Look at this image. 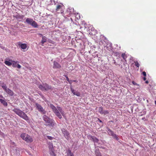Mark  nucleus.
<instances>
[{"label": "nucleus", "mask_w": 156, "mask_h": 156, "mask_svg": "<svg viewBox=\"0 0 156 156\" xmlns=\"http://www.w3.org/2000/svg\"><path fill=\"white\" fill-rule=\"evenodd\" d=\"M35 105L37 109L39 112L43 114H46V112L44 110L40 105L37 103H36Z\"/></svg>", "instance_id": "obj_9"}, {"label": "nucleus", "mask_w": 156, "mask_h": 156, "mask_svg": "<svg viewBox=\"0 0 156 156\" xmlns=\"http://www.w3.org/2000/svg\"><path fill=\"white\" fill-rule=\"evenodd\" d=\"M38 87L42 90H48L52 89V87L51 86H50L46 83L43 84L42 85L41 84Z\"/></svg>", "instance_id": "obj_7"}, {"label": "nucleus", "mask_w": 156, "mask_h": 156, "mask_svg": "<svg viewBox=\"0 0 156 156\" xmlns=\"http://www.w3.org/2000/svg\"><path fill=\"white\" fill-rule=\"evenodd\" d=\"M66 79L67 81L69 83V78L67 76H66Z\"/></svg>", "instance_id": "obj_36"}, {"label": "nucleus", "mask_w": 156, "mask_h": 156, "mask_svg": "<svg viewBox=\"0 0 156 156\" xmlns=\"http://www.w3.org/2000/svg\"><path fill=\"white\" fill-rule=\"evenodd\" d=\"M73 81L74 82H76L77 81L76 80H74Z\"/></svg>", "instance_id": "obj_44"}, {"label": "nucleus", "mask_w": 156, "mask_h": 156, "mask_svg": "<svg viewBox=\"0 0 156 156\" xmlns=\"http://www.w3.org/2000/svg\"><path fill=\"white\" fill-rule=\"evenodd\" d=\"M39 35L42 36L41 43H42L41 45L43 46V44L46 42L47 41V38L45 36H43L42 34H40Z\"/></svg>", "instance_id": "obj_15"}, {"label": "nucleus", "mask_w": 156, "mask_h": 156, "mask_svg": "<svg viewBox=\"0 0 156 156\" xmlns=\"http://www.w3.org/2000/svg\"><path fill=\"white\" fill-rule=\"evenodd\" d=\"M132 82V83H133V84L134 85H136V86H139V84H138L137 83H135L133 81Z\"/></svg>", "instance_id": "obj_31"}, {"label": "nucleus", "mask_w": 156, "mask_h": 156, "mask_svg": "<svg viewBox=\"0 0 156 156\" xmlns=\"http://www.w3.org/2000/svg\"><path fill=\"white\" fill-rule=\"evenodd\" d=\"M51 43L52 44H53L52 42V41L51 42Z\"/></svg>", "instance_id": "obj_48"}, {"label": "nucleus", "mask_w": 156, "mask_h": 156, "mask_svg": "<svg viewBox=\"0 0 156 156\" xmlns=\"http://www.w3.org/2000/svg\"><path fill=\"white\" fill-rule=\"evenodd\" d=\"M121 57L123 58V59L126 61V58L127 57V55L125 53H122L121 55Z\"/></svg>", "instance_id": "obj_19"}, {"label": "nucleus", "mask_w": 156, "mask_h": 156, "mask_svg": "<svg viewBox=\"0 0 156 156\" xmlns=\"http://www.w3.org/2000/svg\"><path fill=\"white\" fill-rule=\"evenodd\" d=\"M61 67V65L57 62L54 61L53 63V68L54 69H59Z\"/></svg>", "instance_id": "obj_14"}, {"label": "nucleus", "mask_w": 156, "mask_h": 156, "mask_svg": "<svg viewBox=\"0 0 156 156\" xmlns=\"http://www.w3.org/2000/svg\"><path fill=\"white\" fill-rule=\"evenodd\" d=\"M135 65L136 67L139 68L140 65V64L138 63V62L137 61H136L134 62Z\"/></svg>", "instance_id": "obj_26"}, {"label": "nucleus", "mask_w": 156, "mask_h": 156, "mask_svg": "<svg viewBox=\"0 0 156 156\" xmlns=\"http://www.w3.org/2000/svg\"><path fill=\"white\" fill-rule=\"evenodd\" d=\"M44 27H44V26L43 25L41 27V28H42V29H44Z\"/></svg>", "instance_id": "obj_39"}, {"label": "nucleus", "mask_w": 156, "mask_h": 156, "mask_svg": "<svg viewBox=\"0 0 156 156\" xmlns=\"http://www.w3.org/2000/svg\"><path fill=\"white\" fill-rule=\"evenodd\" d=\"M0 48H2V49L4 48V47H2L1 46H0Z\"/></svg>", "instance_id": "obj_42"}, {"label": "nucleus", "mask_w": 156, "mask_h": 156, "mask_svg": "<svg viewBox=\"0 0 156 156\" xmlns=\"http://www.w3.org/2000/svg\"><path fill=\"white\" fill-rule=\"evenodd\" d=\"M143 80H146V76H144L143 78Z\"/></svg>", "instance_id": "obj_38"}, {"label": "nucleus", "mask_w": 156, "mask_h": 156, "mask_svg": "<svg viewBox=\"0 0 156 156\" xmlns=\"http://www.w3.org/2000/svg\"><path fill=\"white\" fill-rule=\"evenodd\" d=\"M49 152L51 156L55 154V153L54 152V151H49Z\"/></svg>", "instance_id": "obj_30"}, {"label": "nucleus", "mask_w": 156, "mask_h": 156, "mask_svg": "<svg viewBox=\"0 0 156 156\" xmlns=\"http://www.w3.org/2000/svg\"><path fill=\"white\" fill-rule=\"evenodd\" d=\"M2 133H2H1H1Z\"/></svg>", "instance_id": "obj_49"}, {"label": "nucleus", "mask_w": 156, "mask_h": 156, "mask_svg": "<svg viewBox=\"0 0 156 156\" xmlns=\"http://www.w3.org/2000/svg\"><path fill=\"white\" fill-rule=\"evenodd\" d=\"M12 111L17 115L26 121L29 120V118L23 112L19 109L15 108Z\"/></svg>", "instance_id": "obj_2"}, {"label": "nucleus", "mask_w": 156, "mask_h": 156, "mask_svg": "<svg viewBox=\"0 0 156 156\" xmlns=\"http://www.w3.org/2000/svg\"><path fill=\"white\" fill-rule=\"evenodd\" d=\"M71 90L72 92L74 95H76L77 96H80V93L79 92L77 91L72 88H71Z\"/></svg>", "instance_id": "obj_16"}, {"label": "nucleus", "mask_w": 156, "mask_h": 156, "mask_svg": "<svg viewBox=\"0 0 156 156\" xmlns=\"http://www.w3.org/2000/svg\"><path fill=\"white\" fill-rule=\"evenodd\" d=\"M51 156H56V154H55L54 155H52Z\"/></svg>", "instance_id": "obj_41"}, {"label": "nucleus", "mask_w": 156, "mask_h": 156, "mask_svg": "<svg viewBox=\"0 0 156 156\" xmlns=\"http://www.w3.org/2000/svg\"><path fill=\"white\" fill-rule=\"evenodd\" d=\"M145 83L147 84H148V81H145Z\"/></svg>", "instance_id": "obj_40"}, {"label": "nucleus", "mask_w": 156, "mask_h": 156, "mask_svg": "<svg viewBox=\"0 0 156 156\" xmlns=\"http://www.w3.org/2000/svg\"><path fill=\"white\" fill-rule=\"evenodd\" d=\"M11 62H12V66L14 67H16L17 62H15L14 61L12 60L11 61Z\"/></svg>", "instance_id": "obj_21"}, {"label": "nucleus", "mask_w": 156, "mask_h": 156, "mask_svg": "<svg viewBox=\"0 0 156 156\" xmlns=\"http://www.w3.org/2000/svg\"><path fill=\"white\" fill-rule=\"evenodd\" d=\"M0 86H1L3 88L4 87H7L6 85L4 84V82L0 83Z\"/></svg>", "instance_id": "obj_27"}, {"label": "nucleus", "mask_w": 156, "mask_h": 156, "mask_svg": "<svg viewBox=\"0 0 156 156\" xmlns=\"http://www.w3.org/2000/svg\"><path fill=\"white\" fill-rule=\"evenodd\" d=\"M64 5L62 4H57L56 6L55 12L58 13H63V11Z\"/></svg>", "instance_id": "obj_8"}, {"label": "nucleus", "mask_w": 156, "mask_h": 156, "mask_svg": "<svg viewBox=\"0 0 156 156\" xmlns=\"http://www.w3.org/2000/svg\"><path fill=\"white\" fill-rule=\"evenodd\" d=\"M16 67L19 69H20L21 68V66L19 64H17L16 66Z\"/></svg>", "instance_id": "obj_33"}, {"label": "nucleus", "mask_w": 156, "mask_h": 156, "mask_svg": "<svg viewBox=\"0 0 156 156\" xmlns=\"http://www.w3.org/2000/svg\"><path fill=\"white\" fill-rule=\"evenodd\" d=\"M109 113V112L107 110H103L101 114L102 115H106Z\"/></svg>", "instance_id": "obj_25"}, {"label": "nucleus", "mask_w": 156, "mask_h": 156, "mask_svg": "<svg viewBox=\"0 0 156 156\" xmlns=\"http://www.w3.org/2000/svg\"><path fill=\"white\" fill-rule=\"evenodd\" d=\"M96 156H101V153L99 152H95Z\"/></svg>", "instance_id": "obj_29"}, {"label": "nucleus", "mask_w": 156, "mask_h": 156, "mask_svg": "<svg viewBox=\"0 0 156 156\" xmlns=\"http://www.w3.org/2000/svg\"><path fill=\"white\" fill-rule=\"evenodd\" d=\"M11 61H12V60L8 58H7L5 59V60L4 62V63L5 65L8 66H11L12 64Z\"/></svg>", "instance_id": "obj_12"}, {"label": "nucleus", "mask_w": 156, "mask_h": 156, "mask_svg": "<svg viewBox=\"0 0 156 156\" xmlns=\"http://www.w3.org/2000/svg\"><path fill=\"white\" fill-rule=\"evenodd\" d=\"M12 111L17 115L26 121L29 120V118L23 112L19 109L15 108Z\"/></svg>", "instance_id": "obj_3"}, {"label": "nucleus", "mask_w": 156, "mask_h": 156, "mask_svg": "<svg viewBox=\"0 0 156 156\" xmlns=\"http://www.w3.org/2000/svg\"><path fill=\"white\" fill-rule=\"evenodd\" d=\"M103 110H103L102 107H99L98 109V111L101 114V113H102Z\"/></svg>", "instance_id": "obj_24"}, {"label": "nucleus", "mask_w": 156, "mask_h": 156, "mask_svg": "<svg viewBox=\"0 0 156 156\" xmlns=\"http://www.w3.org/2000/svg\"><path fill=\"white\" fill-rule=\"evenodd\" d=\"M5 99L3 96L1 94H0V100Z\"/></svg>", "instance_id": "obj_34"}, {"label": "nucleus", "mask_w": 156, "mask_h": 156, "mask_svg": "<svg viewBox=\"0 0 156 156\" xmlns=\"http://www.w3.org/2000/svg\"><path fill=\"white\" fill-rule=\"evenodd\" d=\"M97 119H98V120L100 122H101V123H102V121H101V120L99 118H97Z\"/></svg>", "instance_id": "obj_37"}, {"label": "nucleus", "mask_w": 156, "mask_h": 156, "mask_svg": "<svg viewBox=\"0 0 156 156\" xmlns=\"http://www.w3.org/2000/svg\"><path fill=\"white\" fill-rule=\"evenodd\" d=\"M142 74H143V75L144 76H146V73L145 72V71H143V72H142Z\"/></svg>", "instance_id": "obj_35"}, {"label": "nucleus", "mask_w": 156, "mask_h": 156, "mask_svg": "<svg viewBox=\"0 0 156 156\" xmlns=\"http://www.w3.org/2000/svg\"><path fill=\"white\" fill-rule=\"evenodd\" d=\"M0 102L4 106H7L8 104L7 102L5 101V99H0Z\"/></svg>", "instance_id": "obj_17"}, {"label": "nucleus", "mask_w": 156, "mask_h": 156, "mask_svg": "<svg viewBox=\"0 0 156 156\" xmlns=\"http://www.w3.org/2000/svg\"><path fill=\"white\" fill-rule=\"evenodd\" d=\"M50 107L51 108L53 112L59 119H61L62 118L61 114L63 116H65V114L64 111L60 107L57 106L56 107L53 104H51Z\"/></svg>", "instance_id": "obj_1"}, {"label": "nucleus", "mask_w": 156, "mask_h": 156, "mask_svg": "<svg viewBox=\"0 0 156 156\" xmlns=\"http://www.w3.org/2000/svg\"><path fill=\"white\" fill-rule=\"evenodd\" d=\"M90 34L91 35H92V34H93V33H90Z\"/></svg>", "instance_id": "obj_43"}, {"label": "nucleus", "mask_w": 156, "mask_h": 156, "mask_svg": "<svg viewBox=\"0 0 156 156\" xmlns=\"http://www.w3.org/2000/svg\"><path fill=\"white\" fill-rule=\"evenodd\" d=\"M1 133H2L1 130H0V134H1Z\"/></svg>", "instance_id": "obj_45"}, {"label": "nucleus", "mask_w": 156, "mask_h": 156, "mask_svg": "<svg viewBox=\"0 0 156 156\" xmlns=\"http://www.w3.org/2000/svg\"><path fill=\"white\" fill-rule=\"evenodd\" d=\"M112 136L114 138L116 139L117 140H118L119 139L118 136L115 134H114Z\"/></svg>", "instance_id": "obj_28"}, {"label": "nucleus", "mask_w": 156, "mask_h": 156, "mask_svg": "<svg viewBox=\"0 0 156 156\" xmlns=\"http://www.w3.org/2000/svg\"><path fill=\"white\" fill-rule=\"evenodd\" d=\"M70 19L71 20H72V18H70Z\"/></svg>", "instance_id": "obj_47"}, {"label": "nucleus", "mask_w": 156, "mask_h": 156, "mask_svg": "<svg viewBox=\"0 0 156 156\" xmlns=\"http://www.w3.org/2000/svg\"><path fill=\"white\" fill-rule=\"evenodd\" d=\"M68 156H74V155L73 153L71 152L70 150H68Z\"/></svg>", "instance_id": "obj_23"}, {"label": "nucleus", "mask_w": 156, "mask_h": 156, "mask_svg": "<svg viewBox=\"0 0 156 156\" xmlns=\"http://www.w3.org/2000/svg\"><path fill=\"white\" fill-rule=\"evenodd\" d=\"M155 104L156 105V101H155Z\"/></svg>", "instance_id": "obj_46"}, {"label": "nucleus", "mask_w": 156, "mask_h": 156, "mask_svg": "<svg viewBox=\"0 0 156 156\" xmlns=\"http://www.w3.org/2000/svg\"><path fill=\"white\" fill-rule=\"evenodd\" d=\"M44 120L45 122L46 123H47L48 125H51L53 126L54 125V121L52 119H51L48 117L46 115H44L43 116Z\"/></svg>", "instance_id": "obj_6"}, {"label": "nucleus", "mask_w": 156, "mask_h": 156, "mask_svg": "<svg viewBox=\"0 0 156 156\" xmlns=\"http://www.w3.org/2000/svg\"><path fill=\"white\" fill-rule=\"evenodd\" d=\"M26 22L28 24L31 25L34 28H37L38 25L36 22L31 18H28L26 19Z\"/></svg>", "instance_id": "obj_4"}, {"label": "nucleus", "mask_w": 156, "mask_h": 156, "mask_svg": "<svg viewBox=\"0 0 156 156\" xmlns=\"http://www.w3.org/2000/svg\"><path fill=\"white\" fill-rule=\"evenodd\" d=\"M4 90L9 95L12 96L14 95V93L11 90L7 88V87H3Z\"/></svg>", "instance_id": "obj_11"}, {"label": "nucleus", "mask_w": 156, "mask_h": 156, "mask_svg": "<svg viewBox=\"0 0 156 156\" xmlns=\"http://www.w3.org/2000/svg\"><path fill=\"white\" fill-rule=\"evenodd\" d=\"M61 130L65 138L68 140H69L70 136L69 133V132L65 129H62Z\"/></svg>", "instance_id": "obj_10"}, {"label": "nucleus", "mask_w": 156, "mask_h": 156, "mask_svg": "<svg viewBox=\"0 0 156 156\" xmlns=\"http://www.w3.org/2000/svg\"><path fill=\"white\" fill-rule=\"evenodd\" d=\"M47 137L48 138V139L50 140H52L54 138L53 137L51 136H47Z\"/></svg>", "instance_id": "obj_32"}, {"label": "nucleus", "mask_w": 156, "mask_h": 156, "mask_svg": "<svg viewBox=\"0 0 156 156\" xmlns=\"http://www.w3.org/2000/svg\"><path fill=\"white\" fill-rule=\"evenodd\" d=\"M91 139L94 142L98 143V140L95 137H94L92 136H90Z\"/></svg>", "instance_id": "obj_18"}, {"label": "nucleus", "mask_w": 156, "mask_h": 156, "mask_svg": "<svg viewBox=\"0 0 156 156\" xmlns=\"http://www.w3.org/2000/svg\"><path fill=\"white\" fill-rule=\"evenodd\" d=\"M18 46H20L22 49H25L27 47V45L26 44H22L20 42L17 43Z\"/></svg>", "instance_id": "obj_13"}, {"label": "nucleus", "mask_w": 156, "mask_h": 156, "mask_svg": "<svg viewBox=\"0 0 156 156\" xmlns=\"http://www.w3.org/2000/svg\"><path fill=\"white\" fill-rule=\"evenodd\" d=\"M21 137L27 142H31L33 141L32 138L28 134L22 133L20 135Z\"/></svg>", "instance_id": "obj_5"}, {"label": "nucleus", "mask_w": 156, "mask_h": 156, "mask_svg": "<svg viewBox=\"0 0 156 156\" xmlns=\"http://www.w3.org/2000/svg\"><path fill=\"white\" fill-rule=\"evenodd\" d=\"M108 133H109V134L110 135H111V136H113V135H114V134H115V133H114L112 131V130H111L110 129H109V128H108Z\"/></svg>", "instance_id": "obj_20"}, {"label": "nucleus", "mask_w": 156, "mask_h": 156, "mask_svg": "<svg viewBox=\"0 0 156 156\" xmlns=\"http://www.w3.org/2000/svg\"><path fill=\"white\" fill-rule=\"evenodd\" d=\"M49 151H54L53 144L51 143L48 147Z\"/></svg>", "instance_id": "obj_22"}]
</instances>
